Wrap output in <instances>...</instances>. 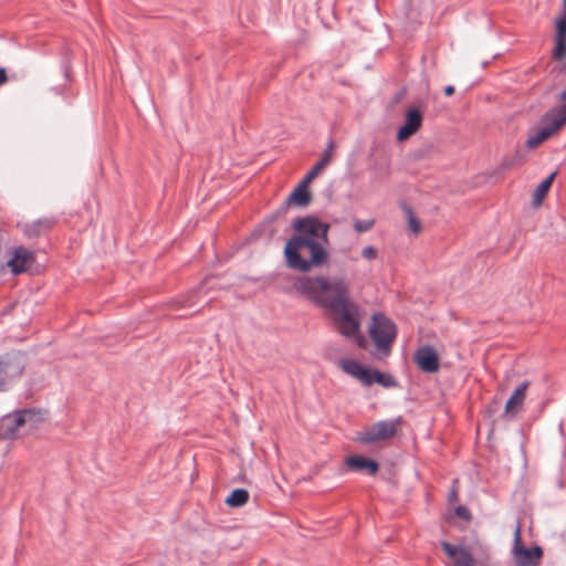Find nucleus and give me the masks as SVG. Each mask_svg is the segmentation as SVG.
Segmentation results:
<instances>
[{
  "label": "nucleus",
  "mask_w": 566,
  "mask_h": 566,
  "mask_svg": "<svg viewBox=\"0 0 566 566\" xmlns=\"http://www.w3.org/2000/svg\"><path fill=\"white\" fill-rule=\"evenodd\" d=\"M292 227L295 234L284 249L289 268L308 272L314 266L325 264L328 260L329 224L315 217H305L293 220Z\"/></svg>",
  "instance_id": "f257e3e1"
},
{
  "label": "nucleus",
  "mask_w": 566,
  "mask_h": 566,
  "mask_svg": "<svg viewBox=\"0 0 566 566\" xmlns=\"http://www.w3.org/2000/svg\"><path fill=\"white\" fill-rule=\"evenodd\" d=\"M294 290L315 305L331 310L349 296V286L339 276L303 275L293 284Z\"/></svg>",
  "instance_id": "f03ea898"
},
{
  "label": "nucleus",
  "mask_w": 566,
  "mask_h": 566,
  "mask_svg": "<svg viewBox=\"0 0 566 566\" xmlns=\"http://www.w3.org/2000/svg\"><path fill=\"white\" fill-rule=\"evenodd\" d=\"M332 314L336 331L346 338H355L359 347L365 346L364 336L359 335L360 314L358 306L346 297L339 304L328 310Z\"/></svg>",
  "instance_id": "7ed1b4c3"
},
{
  "label": "nucleus",
  "mask_w": 566,
  "mask_h": 566,
  "mask_svg": "<svg viewBox=\"0 0 566 566\" xmlns=\"http://www.w3.org/2000/svg\"><path fill=\"white\" fill-rule=\"evenodd\" d=\"M44 420L41 411L23 409L12 415H7L0 420V438L10 439L24 431L32 430Z\"/></svg>",
  "instance_id": "20e7f679"
},
{
  "label": "nucleus",
  "mask_w": 566,
  "mask_h": 566,
  "mask_svg": "<svg viewBox=\"0 0 566 566\" xmlns=\"http://www.w3.org/2000/svg\"><path fill=\"white\" fill-rule=\"evenodd\" d=\"M397 328L391 319L382 314H374L369 326V335L377 350L387 356L396 338Z\"/></svg>",
  "instance_id": "39448f33"
},
{
  "label": "nucleus",
  "mask_w": 566,
  "mask_h": 566,
  "mask_svg": "<svg viewBox=\"0 0 566 566\" xmlns=\"http://www.w3.org/2000/svg\"><path fill=\"white\" fill-rule=\"evenodd\" d=\"M441 547L454 566H479V559L485 558L489 552L488 547L479 541L469 548L443 541Z\"/></svg>",
  "instance_id": "423d86ee"
},
{
  "label": "nucleus",
  "mask_w": 566,
  "mask_h": 566,
  "mask_svg": "<svg viewBox=\"0 0 566 566\" xmlns=\"http://www.w3.org/2000/svg\"><path fill=\"white\" fill-rule=\"evenodd\" d=\"M339 365L346 374L356 378L365 386H370L375 382L384 387H392L396 385V380L391 375L380 373L377 369L365 368L354 359H342Z\"/></svg>",
  "instance_id": "0eeeda50"
},
{
  "label": "nucleus",
  "mask_w": 566,
  "mask_h": 566,
  "mask_svg": "<svg viewBox=\"0 0 566 566\" xmlns=\"http://www.w3.org/2000/svg\"><path fill=\"white\" fill-rule=\"evenodd\" d=\"M546 125L534 132L526 140L528 148H535L551 137L566 123V105L553 108L545 116Z\"/></svg>",
  "instance_id": "6e6552de"
},
{
  "label": "nucleus",
  "mask_w": 566,
  "mask_h": 566,
  "mask_svg": "<svg viewBox=\"0 0 566 566\" xmlns=\"http://www.w3.org/2000/svg\"><path fill=\"white\" fill-rule=\"evenodd\" d=\"M511 553L516 566H538L543 557V549L539 546L527 548L522 545L520 523L516 524L514 530Z\"/></svg>",
  "instance_id": "1a4fd4ad"
},
{
  "label": "nucleus",
  "mask_w": 566,
  "mask_h": 566,
  "mask_svg": "<svg viewBox=\"0 0 566 566\" xmlns=\"http://www.w3.org/2000/svg\"><path fill=\"white\" fill-rule=\"evenodd\" d=\"M401 423V418L381 420L374 423L358 436V441L363 443H373L394 437Z\"/></svg>",
  "instance_id": "9d476101"
},
{
  "label": "nucleus",
  "mask_w": 566,
  "mask_h": 566,
  "mask_svg": "<svg viewBox=\"0 0 566 566\" xmlns=\"http://www.w3.org/2000/svg\"><path fill=\"white\" fill-rule=\"evenodd\" d=\"M24 370V357L13 355L0 360V390L13 379L20 377Z\"/></svg>",
  "instance_id": "9b49d317"
},
{
  "label": "nucleus",
  "mask_w": 566,
  "mask_h": 566,
  "mask_svg": "<svg viewBox=\"0 0 566 566\" xmlns=\"http://www.w3.org/2000/svg\"><path fill=\"white\" fill-rule=\"evenodd\" d=\"M423 113L416 106L406 111L403 125L397 132V140L403 142L415 135L421 127Z\"/></svg>",
  "instance_id": "f8f14e48"
},
{
  "label": "nucleus",
  "mask_w": 566,
  "mask_h": 566,
  "mask_svg": "<svg viewBox=\"0 0 566 566\" xmlns=\"http://www.w3.org/2000/svg\"><path fill=\"white\" fill-rule=\"evenodd\" d=\"M563 12L555 22V45L552 56L556 61H563L566 57V0L562 1Z\"/></svg>",
  "instance_id": "ddd939ff"
},
{
  "label": "nucleus",
  "mask_w": 566,
  "mask_h": 566,
  "mask_svg": "<svg viewBox=\"0 0 566 566\" xmlns=\"http://www.w3.org/2000/svg\"><path fill=\"white\" fill-rule=\"evenodd\" d=\"M34 262L33 253L24 247H18L13 251L12 258L7 262L8 268L14 274L25 272Z\"/></svg>",
  "instance_id": "4468645a"
},
{
  "label": "nucleus",
  "mask_w": 566,
  "mask_h": 566,
  "mask_svg": "<svg viewBox=\"0 0 566 566\" xmlns=\"http://www.w3.org/2000/svg\"><path fill=\"white\" fill-rule=\"evenodd\" d=\"M415 361L426 373H434L439 369V357L430 346L419 348L415 354Z\"/></svg>",
  "instance_id": "2eb2a0df"
},
{
  "label": "nucleus",
  "mask_w": 566,
  "mask_h": 566,
  "mask_svg": "<svg viewBox=\"0 0 566 566\" xmlns=\"http://www.w3.org/2000/svg\"><path fill=\"white\" fill-rule=\"evenodd\" d=\"M528 386V381H523L513 391V394L505 403L504 411L506 415H515L522 408Z\"/></svg>",
  "instance_id": "dca6fc26"
},
{
  "label": "nucleus",
  "mask_w": 566,
  "mask_h": 566,
  "mask_svg": "<svg viewBox=\"0 0 566 566\" xmlns=\"http://www.w3.org/2000/svg\"><path fill=\"white\" fill-rule=\"evenodd\" d=\"M346 464L355 471H367L368 474H375L378 471V463L371 459L354 455L346 459Z\"/></svg>",
  "instance_id": "f3484780"
},
{
  "label": "nucleus",
  "mask_w": 566,
  "mask_h": 566,
  "mask_svg": "<svg viewBox=\"0 0 566 566\" xmlns=\"http://www.w3.org/2000/svg\"><path fill=\"white\" fill-rule=\"evenodd\" d=\"M310 182L311 181H307V178L304 177V179L298 184V186L289 196L287 202L294 203L300 207L307 206L311 201V195L307 190Z\"/></svg>",
  "instance_id": "a211bd4d"
},
{
  "label": "nucleus",
  "mask_w": 566,
  "mask_h": 566,
  "mask_svg": "<svg viewBox=\"0 0 566 566\" xmlns=\"http://www.w3.org/2000/svg\"><path fill=\"white\" fill-rule=\"evenodd\" d=\"M334 153V143L329 140L324 149L321 159L306 174L307 181H312L331 163Z\"/></svg>",
  "instance_id": "6ab92c4d"
},
{
  "label": "nucleus",
  "mask_w": 566,
  "mask_h": 566,
  "mask_svg": "<svg viewBox=\"0 0 566 566\" xmlns=\"http://www.w3.org/2000/svg\"><path fill=\"white\" fill-rule=\"evenodd\" d=\"M555 176L556 172H552L536 187L533 195V205L535 207H539L542 205L543 199L546 196L547 191L549 190Z\"/></svg>",
  "instance_id": "aec40b11"
},
{
  "label": "nucleus",
  "mask_w": 566,
  "mask_h": 566,
  "mask_svg": "<svg viewBox=\"0 0 566 566\" xmlns=\"http://www.w3.org/2000/svg\"><path fill=\"white\" fill-rule=\"evenodd\" d=\"M249 500V493L244 489H235L227 497L226 503L231 507H239L244 505Z\"/></svg>",
  "instance_id": "412c9836"
},
{
  "label": "nucleus",
  "mask_w": 566,
  "mask_h": 566,
  "mask_svg": "<svg viewBox=\"0 0 566 566\" xmlns=\"http://www.w3.org/2000/svg\"><path fill=\"white\" fill-rule=\"evenodd\" d=\"M402 210L406 214L408 227H409L410 231H412L413 233H419L421 230V226H420L419 220L413 214L412 209L409 206L403 205Z\"/></svg>",
  "instance_id": "4be33fe9"
},
{
  "label": "nucleus",
  "mask_w": 566,
  "mask_h": 566,
  "mask_svg": "<svg viewBox=\"0 0 566 566\" xmlns=\"http://www.w3.org/2000/svg\"><path fill=\"white\" fill-rule=\"evenodd\" d=\"M375 224V219H367V220H360L356 219L354 220V229L358 233H364L369 231Z\"/></svg>",
  "instance_id": "5701e85b"
},
{
  "label": "nucleus",
  "mask_w": 566,
  "mask_h": 566,
  "mask_svg": "<svg viewBox=\"0 0 566 566\" xmlns=\"http://www.w3.org/2000/svg\"><path fill=\"white\" fill-rule=\"evenodd\" d=\"M199 293L198 290L190 292L188 295L184 296L178 303L180 304V307H193L198 302L196 300L197 294Z\"/></svg>",
  "instance_id": "b1692460"
},
{
  "label": "nucleus",
  "mask_w": 566,
  "mask_h": 566,
  "mask_svg": "<svg viewBox=\"0 0 566 566\" xmlns=\"http://www.w3.org/2000/svg\"><path fill=\"white\" fill-rule=\"evenodd\" d=\"M377 250L371 247V245H367L365 248H363L361 250V255L363 258L367 259V260H375L377 258Z\"/></svg>",
  "instance_id": "393cba45"
},
{
  "label": "nucleus",
  "mask_w": 566,
  "mask_h": 566,
  "mask_svg": "<svg viewBox=\"0 0 566 566\" xmlns=\"http://www.w3.org/2000/svg\"><path fill=\"white\" fill-rule=\"evenodd\" d=\"M455 514L459 517H461L463 520H467V521L471 518V514H470L469 510L465 506H462V505H460V506H458L455 509Z\"/></svg>",
  "instance_id": "a878e982"
},
{
  "label": "nucleus",
  "mask_w": 566,
  "mask_h": 566,
  "mask_svg": "<svg viewBox=\"0 0 566 566\" xmlns=\"http://www.w3.org/2000/svg\"><path fill=\"white\" fill-rule=\"evenodd\" d=\"M7 82V73L4 69H0V85Z\"/></svg>",
  "instance_id": "bb28decb"
},
{
  "label": "nucleus",
  "mask_w": 566,
  "mask_h": 566,
  "mask_svg": "<svg viewBox=\"0 0 566 566\" xmlns=\"http://www.w3.org/2000/svg\"><path fill=\"white\" fill-rule=\"evenodd\" d=\"M454 92V87L452 85H448L446 88H444V94L450 96L452 95Z\"/></svg>",
  "instance_id": "cd10ccee"
},
{
  "label": "nucleus",
  "mask_w": 566,
  "mask_h": 566,
  "mask_svg": "<svg viewBox=\"0 0 566 566\" xmlns=\"http://www.w3.org/2000/svg\"><path fill=\"white\" fill-rule=\"evenodd\" d=\"M25 233L28 234V237H31L38 234V231L35 229L32 231L25 230Z\"/></svg>",
  "instance_id": "c85d7f7f"
},
{
  "label": "nucleus",
  "mask_w": 566,
  "mask_h": 566,
  "mask_svg": "<svg viewBox=\"0 0 566 566\" xmlns=\"http://www.w3.org/2000/svg\"><path fill=\"white\" fill-rule=\"evenodd\" d=\"M560 99L566 102V88L560 93Z\"/></svg>",
  "instance_id": "c756f323"
}]
</instances>
